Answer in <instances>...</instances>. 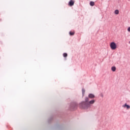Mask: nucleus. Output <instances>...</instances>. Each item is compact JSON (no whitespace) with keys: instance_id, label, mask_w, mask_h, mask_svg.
<instances>
[{"instance_id":"f03ea898","label":"nucleus","mask_w":130,"mask_h":130,"mask_svg":"<svg viewBox=\"0 0 130 130\" xmlns=\"http://www.w3.org/2000/svg\"><path fill=\"white\" fill-rule=\"evenodd\" d=\"M78 108V104L77 103H72L70 105V109L75 110Z\"/></svg>"},{"instance_id":"20e7f679","label":"nucleus","mask_w":130,"mask_h":130,"mask_svg":"<svg viewBox=\"0 0 130 130\" xmlns=\"http://www.w3.org/2000/svg\"><path fill=\"white\" fill-rule=\"evenodd\" d=\"M122 107L123 108H124L125 109H127V110H128V109H130V106L127 105V103H125L124 105L122 106Z\"/></svg>"},{"instance_id":"f257e3e1","label":"nucleus","mask_w":130,"mask_h":130,"mask_svg":"<svg viewBox=\"0 0 130 130\" xmlns=\"http://www.w3.org/2000/svg\"><path fill=\"white\" fill-rule=\"evenodd\" d=\"M95 98V95L92 93H90L88 94V98L86 97L85 98V101L82 102L79 104V106L82 109H85L86 110H90L91 107L92 106V104H94L95 103V100H92L91 101H89V99H93Z\"/></svg>"},{"instance_id":"423d86ee","label":"nucleus","mask_w":130,"mask_h":130,"mask_svg":"<svg viewBox=\"0 0 130 130\" xmlns=\"http://www.w3.org/2000/svg\"><path fill=\"white\" fill-rule=\"evenodd\" d=\"M89 5L91 7H93V6H95V3H94V2H90Z\"/></svg>"},{"instance_id":"9d476101","label":"nucleus","mask_w":130,"mask_h":130,"mask_svg":"<svg viewBox=\"0 0 130 130\" xmlns=\"http://www.w3.org/2000/svg\"><path fill=\"white\" fill-rule=\"evenodd\" d=\"M63 56L64 57H67L68 56V54H67V53H64L63 54Z\"/></svg>"},{"instance_id":"6e6552de","label":"nucleus","mask_w":130,"mask_h":130,"mask_svg":"<svg viewBox=\"0 0 130 130\" xmlns=\"http://www.w3.org/2000/svg\"><path fill=\"white\" fill-rule=\"evenodd\" d=\"M82 96H84L85 95V89L82 88Z\"/></svg>"},{"instance_id":"9b49d317","label":"nucleus","mask_w":130,"mask_h":130,"mask_svg":"<svg viewBox=\"0 0 130 130\" xmlns=\"http://www.w3.org/2000/svg\"><path fill=\"white\" fill-rule=\"evenodd\" d=\"M74 34H75V32H73L72 31L70 32V35H71V36H73V35H74Z\"/></svg>"},{"instance_id":"1a4fd4ad","label":"nucleus","mask_w":130,"mask_h":130,"mask_svg":"<svg viewBox=\"0 0 130 130\" xmlns=\"http://www.w3.org/2000/svg\"><path fill=\"white\" fill-rule=\"evenodd\" d=\"M115 14L116 15H118V14H119V11L118 10H115Z\"/></svg>"},{"instance_id":"7ed1b4c3","label":"nucleus","mask_w":130,"mask_h":130,"mask_svg":"<svg viewBox=\"0 0 130 130\" xmlns=\"http://www.w3.org/2000/svg\"><path fill=\"white\" fill-rule=\"evenodd\" d=\"M110 47L112 50H115L117 47L116 44H115L114 42L111 43Z\"/></svg>"},{"instance_id":"0eeeda50","label":"nucleus","mask_w":130,"mask_h":130,"mask_svg":"<svg viewBox=\"0 0 130 130\" xmlns=\"http://www.w3.org/2000/svg\"><path fill=\"white\" fill-rule=\"evenodd\" d=\"M111 70L112 72H115V71H116V68H115V67H112Z\"/></svg>"},{"instance_id":"f8f14e48","label":"nucleus","mask_w":130,"mask_h":130,"mask_svg":"<svg viewBox=\"0 0 130 130\" xmlns=\"http://www.w3.org/2000/svg\"><path fill=\"white\" fill-rule=\"evenodd\" d=\"M128 32H130V27L127 28Z\"/></svg>"},{"instance_id":"ddd939ff","label":"nucleus","mask_w":130,"mask_h":130,"mask_svg":"<svg viewBox=\"0 0 130 130\" xmlns=\"http://www.w3.org/2000/svg\"><path fill=\"white\" fill-rule=\"evenodd\" d=\"M101 97H103V94L101 95Z\"/></svg>"},{"instance_id":"39448f33","label":"nucleus","mask_w":130,"mask_h":130,"mask_svg":"<svg viewBox=\"0 0 130 130\" xmlns=\"http://www.w3.org/2000/svg\"><path fill=\"white\" fill-rule=\"evenodd\" d=\"M74 4H75V2H74L73 0H71L69 3V6H70V7H73Z\"/></svg>"}]
</instances>
